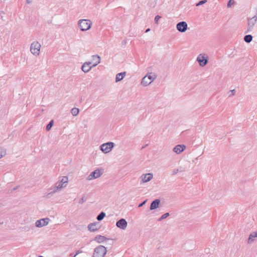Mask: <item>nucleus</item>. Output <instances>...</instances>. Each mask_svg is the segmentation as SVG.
<instances>
[{
	"instance_id": "1",
	"label": "nucleus",
	"mask_w": 257,
	"mask_h": 257,
	"mask_svg": "<svg viewBox=\"0 0 257 257\" xmlns=\"http://www.w3.org/2000/svg\"><path fill=\"white\" fill-rule=\"evenodd\" d=\"M93 59H96V62L93 63L91 62H86L83 64L81 66V69L84 73L89 72L91 69L94 67H96L98 64L100 63V57L98 55H93L92 56Z\"/></svg>"
},
{
	"instance_id": "2",
	"label": "nucleus",
	"mask_w": 257,
	"mask_h": 257,
	"mask_svg": "<svg viewBox=\"0 0 257 257\" xmlns=\"http://www.w3.org/2000/svg\"><path fill=\"white\" fill-rule=\"evenodd\" d=\"M157 77V74L154 72H148L142 78L141 84L144 87L150 85Z\"/></svg>"
},
{
	"instance_id": "3",
	"label": "nucleus",
	"mask_w": 257,
	"mask_h": 257,
	"mask_svg": "<svg viewBox=\"0 0 257 257\" xmlns=\"http://www.w3.org/2000/svg\"><path fill=\"white\" fill-rule=\"evenodd\" d=\"M92 26V22L89 19H80L78 21V26L82 32L90 30Z\"/></svg>"
},
{
	"instance_id": "4",
	"label": "nucleus",
	"mask_w": 257,
	"mask_h": 257,
	"mask_svg": "<svg viewBox=\"0 0 257 257\" xmlns=\"http://www.w3.org/2000/svg\"><path fill=\"white\" fill-rule=\"evenodd\" d=\"M41 48V44L37 41H34L31 44L30 50L33 55L38 57L40 55Z\"/></svg>"
},
{
	"instance_id": "5",
	"label": "nucleus",
	"mask_w": 257,
	"mask_h": 257,
	"mask_svg": "<svg viewBox=\"0 0 257 257\" xmlns=\"http://www.w3.org/2000/svg\"><path fill=\"white\" fill-rule=\"evenodd\" d=\"M106 252V247L100 245L94 248L92 257H104Z\"/></svg>"
},
{
	"instance_id": "6",
	"label": "nucleus",
	"mask_w": 257,
	"mask_h": 257,
	"mask_svg": "<svg viewBox=\"0 0 257 257\" xmlns=\"http://www.w3.org/2000/svg\"><path fill=\"white\" fill-rule=\"evenodd\" d=\"M69 179L67 176H62L59 178L58 180L55 183L56 188L60 190L66 188L68 184Z\"/></svg>"
},
{
	"instance_id": "7",
	"label": "nucleus",
	"mask_w": 257,
	"mask_h": 257,
	"mask_svg": "<svg viewBox=\"0 0 257 257\" xmlns=\"http://www.w3.org/2000/svg\"><path fill=\"white\" fill-rule=\"evenodd\" d=\"M196 61L200 67H204L208 62V56L205 53H201L198 55Z\"/></svg>"
},
{
	"instance_id": "8",
	"label": "nucleus",
	"mask_w": 257,
	"mask_h": 257,
	"mask_svg": "<svg viewBox=\"0 0 257 257\" xmlns=\"http://www.w3.org/2000/svg\"><path fill=\"white\" fill-rule=\"evenodd\" d=\"M115 145L113 142H107L106 143L102 144L100 146V150L104 154H107L110 152Z\"/></svg>"
},
{
	"instance_id": "9",
	"label": "nucleus",
	"mask_w": 257,
	"mask_h": 257,
	"mask_svg": "<svg viewBox=\"0 0 257 257\" xmlns=\"http://www.w3.org/2000/svg\"><path fill=\"white\" fill-rule=\"evenodd\" d=\"M103 173L102 169H97L91 172L87 177L88 180H92L99 178Z\"/></svg>"
},
{
	"instance_id": "10",
	"label": "nucleus",
	"mask_w": 257,
	"mask_h": 257,
	"mask_svg": "<svg viewBox=\"0 0 257 257\" xmlns=\"http://www.w3.org/2000/svg\"><path fill=\"white\" fill-rule=\"evenodd\" d=\"M50 221V219L49 218H45L38 220L35 222V226L39 228L45 226L49 224Z\"/></svg>"
},
{
	"instance_id": "11",
	"label": "nucleus",
	"mask_w": 257,
	"mask_h": 257,
	"mask_svg": "<svg viewBox=\"0 0 257 257\" xmlns=\"http://www.w3.org/2000/svg\"><path fill=\"white\" fill-rule=\"evenodd\" d=\"M176 29L179 32L184 33L188 29V25L186 22H180L176 25Z\"/></svg>"
},
{
	"instance_id": "12",
	"label": "nucleus",
	"mask_w": 257,
	"mask_h": 257,
	"mask_svg": "<svg viewBox=\"0 0 257 257\" xmlns=\"http://www.w3.org/2000/svg\"><path fill=\"white\" fill-rule=\"evenodd\" d=\"M153 178V174L152 173L144 174L140 177L141 182L146 183L151 181Z\"/></svg>"
},
{
	"instance_id": "13",
	"label": "nucleus",
	"mask_w": 257,
	"mask_h": 257,
	"mask_svg": "<svg viewBox=\"0 0 257 257\" xmlns=\"http://www.w3.org/2000/svg\"><path fill=\"white\" fill-rule=\"evenodd\" d=\"M116 226L122 230H125L127 227V223L125 219L121 218L116 222Z\"/></svg>"
},
{
	"instance_id": "14",
	"label": "nucleus",
	"mask_w": 257,
	"mask_h": 257,
	"mask_svg": "<svg viewBox=\"0 0 257 257\" xmlns=\"http://www.w3.org/2000/svg\"><path fill=\"white\" fill-rule=\"evenodd\" d=\"M257 239V230L251 232L247 239V243L248 244L253 243Z\"/></svg>"
},
{
	"instance_id": "15",
	"label": "nucleus",
	"mask_w": 257,
	"mask_h": 257,
	"mask_svg": "<svg viewBox=\"0 0 257 257\" xmlns=\"http://www.w3.org/2000/svg\"><path fill=\"white\" fill-rule=\"evenodd\" d=\"M186 149V146L184 145H178L173 149V151L177 154H180L183 152Z\"/></svg>"
},
{
	"instance_id": "16",
	"label": "nucleus",
	"mask_w": 257,
	"mask_h": 257,
	"mask_svg": "<svg viewBox=\"0 0 257 257\" xmlns=\"http://www.w3.org/2000/svg\"><path fill=\"white\" fill-rule=\"evenodd\" d=\"M100 228V226L98 222L90 223L88 226V229L90 231L94 232Z\"/></svg>"
},
{
	"instance_id": "17",
	"label": "nucleus",
	"mask_w": 257,
	"mask_h": 257,
	"mask_svg": "<svg viewBox=\"0 0 257 257\" xmlns=\"http://www.w3.org/2000/svg\"><path fill=\"white\" fill-rule=\"evenodd\" d=\"M108 239L105 236L101 235H98L96 236L94 238V240L96 241L98 243H103L107 240Z\"/></svg>"
},
{
	"instance_id": "18",
	"label": "nucleus",
	"mask_w": 257,
	"mask_h": 257,
	"mask_svg": "<svg viewBox=\"0 0 257 257\" xmlns=\"http://www.w3.org/2000/svg\"><path fill=\"white\" fill-rule=\"evenodd\" d=\"M126 75V72H123L117 73L115 76V82H118L122 80Z\"/></svg>"
},
{
	"instance_id": "19",
	"label": "nucleus",
	"mask_w": 257,
	"mask_h": 257,
	"mask_svg": "<svg viewBox=\"0 0 257 257\" xmlns=\"http://www.w3.org/2000/svg\"><path fill=\"white\" fill-rule=\"evenodd\" d=\"M160 203V200L159 199H156L153 201L150 206V210H154L157 208Z\"/></svg>"
},
{
	"instance_id": "20",
	"label": "nucleus",
	"mask_w": 257,
	"mask_h": 257,
	"mask_svg": "<svg viewBox=\"0 0 257 257\" xmlns=\"http://www.w3.org/2000/svg\"><path fill=\"white\" fill-rule=\"evenodd\" d=\"M79 112V109L78 108L74 107L71 110V113L73 116H77Z\"/></svg>"
},
{
	"instance_id": "21",
	"label": "nucleus",
	"mask_w": 257,
	"mask_h": 257,
	"mask_svg": "<svg viewBox=\"0 0 257 257\" xmlns=\"http://www.w3.org/2000/svg\"><path fill=\"white\" fill-rule=\"evenodd\" d=\"M184 170L182 169V167H180L179 168H175L172 170V175L174 176L176 175L179 172H183Z\"/></svg>"
},
{
	"instance_id": "22",
	"label": "nucleus",
	"mask_w": 257,
	"mask_h": 257,
	"mask_svg": "<svg viewBox=\"0 0 257 257\" xmlns=\"http://www.w3.org/2000/svg\"><path fill=\"white\" fill-rule=\"evenodd\" d=\"M252 39V37L250 35H246L244 37V40L246 43H250Z\"/></svg>"
},
{
	"instance_id": "23",
	"label": "nucleus",
	"mask_w": 257,
	"mask_h": 257,
	"mask_svg": "<svg viewBox=\"0 0 257 257\" xmlns=\"http://www.w3.org/2000/svg\"><path fill=\"white\" fill-rule=\"evenodd\" d=\"M6 155V150L4 148L0 147V159L4 157Z\"/></svg>"
},
{
	"instance_id": "24",
	"label": "nucleus",
	"mask_w": 257,
	"mask_h": 257,
	"mask_svg": "<svg viewBox=\"0 0 257 257\" xmlns=\"http://www.w3.org/2000/svg\"><path fill=\"white\" fill-rule=\"evenodd\" d=\"M105 213L104 212H101L97 216V219L98 221H100L102 220L104 217L105 216Z\"/></svg>"
},
{
	"instance_id": "25",
	"label": "nucleus",
	"mask_w": 257,
	"mask_h": 257,
	"mask_svg": "<svg viewBox=\"0 0 257 257\" xmlns=\"http://www.w3.org/2000/svg\"><path fill=\"white\" fill-rule=\"evenodd\" d=\"M59 190H60L59 189H57L56 188V185L55 184V186L54 187L50 189V191H51L50 193H56Z\"/></svg>"
},
{
	"instance_id": "26",
	"label": "nucleus",
	"mask_w": 257,
	"mask_h": 257,
	"mask_svg": "<svg viewBox=\"0 0 257 257\" xmlns=\"http://www.w3.org/2000/svg\"><path fill=\"white\" fill-rule=\"evenodd\" d=\"M235 4V2L234 0H229L227 4V7L228 8H230L232 6H233Z\"/></svg>"
},
{
	"instance_id": "27",
	"label": "nucleus",
	"mask_w": 257,
	"mask_h": 257,
	"mask_svg": "<svg viewBox=\"0 0 257 257\" xmlns=\"http://www.w3.org/2000/svg\"><path fill=\"white\" fill-rule=\"evenodd\" d=\"M53 120H51L47 125L46 126V130L47 131H49V130L51 129V128L52 127V125H53Z\"/></svg>"
},
{
	"instance_id": "28",
	"label": "nucleus",
	"mask_w": 257,
	"mask_h": 257,
	"mask_svg": "<svg viewBox=\"0 0 257 257\" xmlns=\"http://www.w3.org/2000/svg\"><path fill=\"white\" fill-rule=\"evenodd\" d=\"M169 216V213H166L164 214L163 215H162V216L159 219V220H161L162 219H165L166 218H167Z\"/></svg>"
},
{
	"instance_id": "29",
	"label": "nucleus",
	"mask_w": 257,
	"mask_h": 257,
	"mask_svg": "<svg viewBox=\"0 0 257 257\" xmlns=\"http://www.w3.org/2000/svg\"><path fill=\"white\" fill-rule=\"evenodd\" d=\"M207 0H202L196 4V6H199L207 3Z\"/></svg>"
},
{
	"instance_id": "30",
	"label": "nucleus",
	"mask_w": 257,
	"mask_h": 257,
	"mask_svg": "<svg viewBox=\"0 0 257 257\" xmlns=\"http://www.w3.org/2000/svg\"><path fill=\"white\" fill-rule=\"evenodd\" d=\"M161 18V17L159 16V15H157L155 17V19H154V21L155 22L156 24H158V22H159V20Z\"/></svg>"
},
{
	"instance_id": "31",
	"label": "nucleus",
	"mask_w": 257,
	"mask_h": 257,
	"mask_svg": "<svg viewBox=\"0 0 257 257\" xmlns=\"http://www.w3.org/2000/svg\"><path fill=\"white\" fill-rule=\"evenodd\" d=\"M230 92H231V95L232 96H233L235 95V90L234 89H233L232 90L230 91Z\"/></svg>"
},
{
	"instance_id": "32",
	"label": "nucleus",
	"mask_w": 257,
	"mask_h": 257,
	"mask_svg": "<svg viewBox=\"0 0 257 257\" xmlns=\"http://www.w3.org/2000/svg\"><path fill=\"white\" fill-rule=\"evenodd\" d=\"M146 201H147V200H145L144 202H143L142 203L139 204V207H141L143 206L146 203Z\"/></svg>"
},
{
	"instance_id": "33",
	"label": "nucleus",
	"mask_w": 257,
	"mask_h": 257,
	"mask_svg": "<svg viewBox=\"0 0 257 257\" xmlns=\"http://www.w3.org/2000/svg\"><path fill=\"white\" fill-rule=\"evenodd\" d=\"M82 251L81 250H78L76 251V255H77L78 254L80 253H82Z\"/></svg>"
},
{
	"instance_id": "34",
	"label": "nucleus",
	"mask_w": 257,
	"mask_h": 257,
	"mask_svg": "<svg viewBox=\"0 0 257 257\" xmlns=\"http://www.w3.org/2000/svg\"><path fill=\"white\" fill-rule=\"evenodd\" d=\"M84 201L83 198H81V199H80L79 200V203L80 204H82V203L84 202Z\"/></svg>"
},
{
	"instance_id": "35",
	"label": "nucleus",
	"mask_w": 257,
	"mask_h": 257,
	"mask_svg": "<svg viewBox=\"0 0 257 257\" xmlns=\"http://www.w3.org/2000/svg\"><path fill=\"white\" fill-rule=\"evenodd\" d=\"M28 3H30L32 2V0H27Z\"/></svg>"
},
{
	"instance_id": "36",
	"label": "nucleus",
	"mask_w": 257,
	"mask_h": 257,
	"mask_svg": "<svg viewBox=\"0 0 257 257\" xmlns=\"http://www.w3.org/2000/svg\"><path fill=\"white\" fill-rule=\"evenodd\" d=\"M150 29H148L146 30V32H148L150 31Z\"/></svg>"
},
{
	"instance_id": "37",
	"label": "nucleus",
	"mask_w": 257,
	"mask_h": 257,
	"mask_svg": "<svg viewBox=\"0 0 257 257\" xmlns=\"http://www.w3.org/2000/svg\"><path fill=\"white\" fill-rule=\"evenodd\" d=\"M93 60L94 61V63H95V62H96V59H93Z\"/></svg>"
},
{
	"instance_id": "38",
	"label": "nucleus",
	"mask_w": 257,
	"mask_h": 257,
	"mask_svg": "<svg viewBox=\"0 0 257 257\" xmlns=\"http://www.w3.org/2000/svg\"><path fill=\"white\" fill-rule=\"evenodd\" d=\"M76 255L75 254L74 256H72V257H76Z\"/></svg>"
}]
</instances>
